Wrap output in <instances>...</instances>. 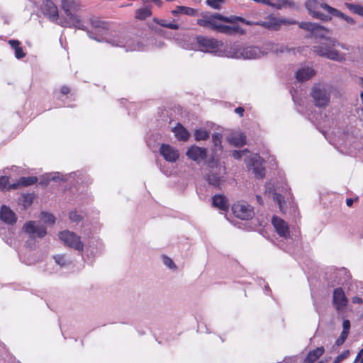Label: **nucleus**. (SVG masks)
Wrapping results in <instances>:
<instances>
[{
	"label": "nucleus",
	"mask_w": 363,
	"mask_h": 363,
	"mask_svg": "<svg viewBox=\"0 0 363 363\" xmlns=\"http://www.w3.org/2000/svg\"><path fill=\"white\" fill-rule=\"evenodd\" d=\"M238 22L246 25H252L249 21L242 17L234 15L225 16L219 13H201V18L196 21V24L202 28L230 35L238 33H243V30L238 26H228L224 23L236 24Z\"/></svg>",
	"instance_id": "1"
},
{
	"label": "nucleus",
	"mask_w": 363,
	"mask_h": 363,
	"mask_svg": "<svg viewBox=\"0 0 363 363\" xmlns=\"http://www.w3.org/2000/svg\"><path fill=\"white\" fill-rule=\"evenodd\" d=\"M337 46L344 48L342 44L337 43L333 38H325V41L320 42L318 45L313 47L315 54L318 56L326 57L331 60L342 62L345 60V55L340 52L337 49Z\"/></svg>",
	"instance_id": "2"
},
{
	"label": "nucleus",
	"mask_w": 363,
	"mask_h": 363,
	"mask_svg": "<svg viewBox=\"0 0 363 363\" xmlns=\"http://www.w3.org/2000/svg\"><path fill=\"white\" fill-rule=\"evenodd\" d=\"M304 6L314 18L323 21L331 20L330 11L327 8L331 6L324 3L323 0H305Z\"/></svg>",
	"instance_id": "3"
},
{
	"label": "nucleus",
	"mask_w": 363,
	"mask_h": 363,
	"mask_svg": "<svg viewBox=\"0 0 363 363\" xmlns=\"http://www.w3.org/2000/svg\"><path fill=\"white\" fill-rule=\"evenodd\" d=\"M311 96L314 101L315 106L317 107L325 108L330 103V94L320 84L315 85L312 88Z\"/></svg>",
	"instance_id": "4"
},
{
	"label": "nucleus",
	"mask_w": 363,
	"mask_h": 363,
	"mask_svg": "<svg viewBox=\"0 0 363 363\" xmlns=\"http://www.w3.org/2000/svg\"><path fill=\"white\" fill-rule=\"evenodd\" d=\"M58 235L66 246L80 252L83 251L84 244L81 241V238L76 233L69 230H64L60 232Z\"/></svg>",
	"instance_id": "5"
},
{
	"label": "nucleus",
	"mask_w": 363,
	"mask_h": 363,
	"mask_svg": "<svg viewBox=\"0 0 363 363\" xmlns=\"http://www.w3.org/2000/svg\"><path fill=\"white\" fill-rule=\"evenodd\" d=\"M232 212L233 215L242 220H249L254 216V208L245 201H238L233 204Z\"/></svg>",
	"instance_id": "6"
},
{
	"label": "nucleus",
	"mask_w": 363,
	"mask_h": 363,
	"mask_svg": "<svg viewBox=\"0 0 363 363\" xmlns=\"http://www.w3.org/2000/svg\"><path fill=\"white\" fill-rule=\"evenodd\" d=\"M199 48L202 52H215L220 46V42L213 38L199 35L196 37Z\"/></svg>",
	"instance_id": "7"
},
{
	"label": "nucleus",
	"mask_w": 363,
	"mask_h": 363,
	"mask_svg": "<svg viewBox=\"0 0 363 363\" xmlns=\"http://www.w3.org/2000/svg\"><path fill=\"white\" fill-rule=\"evenodd\" d=\"M349 300L347 298L345 293L342 287H337L334 289L333 292L332 303L335 310L337 312L345 311L347 306Z\"/></svg>",
	"instance_id": "8"
},
{
	"label": "nucleus",
	"mask_w": 363,
	"mask_h": 363,
	"mask_svg": "<svg viewBox=\"0 0 363 363\" xmlns=\"http://www.w3.org/2000/svg\"><path fill=\"white\" fill-rule=\"evenodd\" d=\"M160 153L169 162H175L179 158V150L169 144H162L160 147Z\"/></svg>",
	"instance_id": "9"
},
{
	"label": "nucleus",
	"mask_w": 363,
	"mask_h": 363,
	"mask_svg": "<svg viewBox=\"0 0 363 363\" xmlns=\"http://www.w3.org/2000/svg\"><path fill=\"white\" fill-rule=\"evenodd\" d=\"M186 155L191 160L200 163L207 158V150L196 145H191L186 152Z\"/></svg>",
	"instance_id": "10"
},
{
	"label": "nucleus",
	"mask_w": 363,
	"mask_h": 363,
	"mask_svg": "<svg viewBox=\"0 0 363 363\" xmlns=\"http://www.w3.org/2000/svg\"><path fill=\"white\" fill-rule=\"evenodd\" d=\"M272 223L275 228L277 234L284 238H288L290 235L289 227L286 222L281 218L274 216L272 219Z\"/></svg>",
	"instance_id": "11"
},
{
	"label": "nucleus",
	"mask_w": 363,
	"mask_h": 363,
	"mask_svg": "<svg viewBox=\"0 0 363 363\" xmlns=\"http://www.w3.org/2000/svg\"><path fill=\"white\" fill-rule=\"evenodd\" d=\"M41 9L44 15L48 16L50 21H56L58 20V9L57 6L52 1H44Z\"/></svg>",
	"instance_id": "12"
},
{
	"label": "nucleus",
	"mask_w": 363,
	"mask_h": 363,
	"mask_svg": "<svg viewBox=\"0 0 363 363\" xmlns=\"http://www.w3.org/2000/svg\"><path fill=\"white\" fill-rule=\"evenodd\" d=\"M23 229L26 233L30 234V235L36 233L39 238H43L47 233V230L45 226L39 225L36 227L35 225V222L33 221L26 223L23 225Z\"/></svg>",
	"instance_id": "13"
},
{
	"label": "nucleus",
	"mask_w": 363,
	"mask_h": 363,
	"mask_svg": "<svg viewBox=\"0 0 363 363\" xmlns=\"http://www.w3.org/2000/svg\"><path fill=\"white\" fill-rule=\"evenodd\" d=\"M212 205L220 211L227 212L229 209V203L223 194H216L212 197Z\"/></svg>",
	"instance_id": "14"
},
{
	"label": "nucleus",
	"mask_w": 363,
	"mask_h": 363,
	"mask_svg": "<svg viewBox=\"0 0 363 363\" xmlns=\"http://www.w3.org/2000/svg\"><path fill=\"white\" fill-rule=\"evenodd\" d=\"M38 177L35 176L22 177L16 183L11 184L9 189H17L20 187H26L33 185L38 182Z\"/></svg>",
	"instance_id": "15"
},
{
	"label": "nucleus",
	"mask_w": 363,
	"mask_h": 363,
	"mask_svg": "<svg viewBox=\"0 0 363 363\" xmlns=\"http://www.w3.org/2000/svg\"><path fill=\"white\" fill-rule=\"evenodd\" d=\"M0 219L8 224H13L16 222L15 213L10 208L4 205L0 209Z\"/></svg>",
	"instance_id": "16"
},
{
	"label": "nucleus",
	"mask_w": 363,
	"mask_h": 363,
	"mask_svg": "<svg viewBox=\"0 0 363 363\" xmlns=\"http://www.w3.org/2000/svg\"><path fill=\"white\" fill-rule=\"evenodd\" d=\"M176 138L179 141H187L190 137V133L180 123H177L172 129Z\"/></svg>",
	"instance_id": "17"
},
{
	"label": "nucleus",
	"mask_w": 363,
	"mask_h": 363,
	"mask_svg": "<svg viewBox=\"0 0 363 363\" xmlns=\"http://www.w3.org/2000/svg\"><path fill=\"white\" fill-rule=\"evenodd\" d=\"M328 33V30L325 27L317 24L314 30L311 33V37H313L316 42L320 43V42L325 41V38H330V37L326 36Z\"/></svg>",
	"instance_id": "18"
},
{
	"label": "nucleus",
	"mask_w": 363,
	"mask_h": 363,
	"mask_svg": "<svg viewBox=\"0 0 363 363\" xmlns=\"http://www.w3.org/2000/svg\"><path fill=\"white\" fill-rule=\"evenodd\" d=\"M325 352L323 347H318L310 351L307 356L305 357L304 363H313L318 359Z\"/></svg>",
	"instance_id": "19"
},
{
	"label": "nucleus",
	"mask_w": 363,
	"mask_h": 363,
	"mask_svg": "<svg viewBox=\"0 0 363 363\" xmlns=\"http://www.w3.org/2000/svg\"><path fill=\"white\" fill-rule=\"evenodd\" d=\"M315 74V70L311 67L302 68L297 71L296 77L299 82H304L310 79Z\"/></svg>",
	"instance_id": "20"
},
{
	"label": "nucleus",
	"mask_w": 363,
	"mask_h": 363,
	"mask_svg": "<svg viewBox=\"0 0 363 363\" xmlns=\"http://www.w3.org/2000/svg\"><path fill=\"white\" fill-rule=\"evenodd\" d=\"M327 8L330 11V16L331 17L333 16L342 18L344 21H345L350 25H354L355 24L356 21H354V19L352 18V17L346 15L343 12H342V11H339L337 9H335L333 7H327Z\"/></svg>",
	"instance_id": "21"
},
{
	"label": "nucleus",
	"mask_w": 363,
	"mask_h": 363,
	"mask_svg": "<svg viewBox=\"0 0 363 363\" xmlns=\"http://www.w3.org/2000/svg\"><path fill=\"white\" fill-rule=\"evenodd\" d=\"M223 135L220 133H214L212 135V141L213 143V152L216 154L218 152H223L222 146Z\"/></svg>",
	"instance_id": "22"
},
{
	"label": "nucleus",
	"mask_w": 363,
	"mask_h": 363,
	"mask_svg": "<svg viewBox=\"0 0 363 363\" xmlns=\"http://www.w3.org/2000/svg\"><path fill=\"white\" fill-rule=\"evenodd\" d=\"M173 14L183 13L187 16H194L197 14V10L184 6H177L176 10L172 11Z\"/></svg>",
	"instance_id": "23"
},
{
	"label": "nucleus",
	"mask_w": 363,
	"mask_h": 363,
	"mask_svg": "<svg viewBox=\"0 0 363 363\" xmlns=\"http://www.w3.org/2000/svg\"><path fill=\"white\" fill-rule=\"evenodd\" d=\"M9 44L11 48L15 50V56L18 59H21L25 57L23 48L20 46V42L17 40H9Z\"/></svg>",
	"instance_id": "24"
},
{
	"label": "nucleus",
	"mask_w": 363,
	"mask_h": 363,
	"mask_svg": "<svg viewBox=\"0 0 363 363\" xmlns=\"http://www.w3.org/2000/svg\"><path fill=\"white\" fill-rule=\"evenodd\" d=\"M90 23L91 25L95 28H98L99 30H108L109 28V24L108 22L104 21L101 20L99 18L93 17L90 19Z\"/></svg>",
	"instance_id": "25"
},
{
	"label": "nucleus",
	"mask_w": 363,
	"mask_h": 363,
	"mask_svg": "<svg viewBox=\"0 0 363 363\" xmlns=\"http://www.w3.org/2000/svg\"><path fill=\"white\" fill-rule=\"evenodd\" d=\"M206 180L209 184L215 187H220L221 183L224 181L222 177L214 173L208 174Z\"/></svg>",
	"instance_id": "26"
},
{
	"label": "nucleus",
	"mask_w": 363,
	"mask_h": 363,
	"mask_svg": "<svg viewBox=\"0 0 363 363\" xmlns=\"http://www.w3.org/2000/svg\"><path fill=\"white\" fill-rule=\"evenodd\" d=\"M253 165V172L255 174V177L258 179H262L265 175V168L263 167L262 164L259 163L258 160H256L252 164Z\"/></svg>",
	"instance_id": "27"
},
{
	"label": "nucleus",
	"mask_w": 363,
	"mask_h": 363,
	"mask_svg": "<svg viewBox=\"0 0 363 363\" xmlns=\"http://www.w3.org/2000/svg\"><path fill=\"white\" fill-rule=\"evenodd\" d=\"M67 16L69 17V20L72 21L73 26L74 28H77L78 29H81L83 30H84L86 29L79 16L74 14L72 12L70 13L69 15H67Z\"/></svg>",
	"instance_id": "28"
},
{
	"label": "nucleus",
	"mask_w": 363,
	"mask_h": 363,
	"mask_svg": "<svg viewBox=\"0 0 363 363\" xmlns=\"http://www.w3.org/2000/svg\"><path fill=\"white\" fill-rule=\"evenodd\" d=\"M152 15L151 9L148 7L139 9L135 12V18L139 20H145Z\"/></svg>",
	"instance_id": "29"
},
{
	"label": "nucleus",
	"mask_w": 363,
	"mask_h": 363,
	"mask_svg": "<svg viewBox=\"0 0 363 363\" xmlns=\"http://www.w3.org/2000/svg\"><path fill=\"white\" fill-rule=\"evenodd\" d=\"M62 8L66 15H69L71 11L75 9L74 0H62Z\"/></svg>",
	"instance_id": "30"
},
{
	"label": "nucleus",
	"mask_w": 363,
	"mask_h": 363,
	"mask_svg": "<svg viewBox=\"0 0 363 363\" xmlns=\"http://www.w3.org/2000/svg\"><path fill=\"white\" fill-rule=\"evenodd\" d=\"M345 6L352 13L363 16V6L351 3H345Z\"/></svg>",
	"instance_id": "31"
},
{
	"label": "nucleus",
	"mask_w": 363,
	"mask_h": 363,
	"mask_svg": "<svg viewBox=\"0 0 363 363\" xmlns=\"http://www.w3.org/2000/svg\"><path fill=\"white\" fill-rule=\"evenodd\" d=\"M154 22L156 23L157 25H159L162 27H164V28H169V29H172V30H178L179 28V26L178 24L174 23H167V21L163 19L155 18Z\"/></svg>",
	"instance_id": "32"
},
{
	"label": "nucleus",
	"mask_w": 363,
	"mask_h": 363,
	"mask_svg": "<svg viewBox=\"0 0 363 363\" xmlns=\"http://www.w3.org/2000/svg\"><path fill=\"white\" fill-rule=\"evenodd\" d=\"M113 45L119 47H126L128 45V40L125 36L120 35L111 40Z\"/></svg>",
	"instance_id": "33"
},
{
	"label": "nucleus",
	"mask_w": 363,
	"mask_h": 363,
	"mask_svg": "<svg viewBox=\"0 0 363 363\" xmlns=\"http://www.w3.org/2000/svg\"><path fill=\"white\" fill-rule=\"evenodd\" d=\"M194 137L196 141L206 140L209 138V133L204 129H197L194 131Z\"/></svg>",
	"instance_id": "34"
},
{
	"label": "nucleus",
	"mask_w": 363,
	"mask_h": 363,
	"mask_svg": "<svg viewBox=\"0 0 363 363\" xmlns=\"http://www.w3.org/2000/svg\"><path fill=\"white\" fill-rule=\"evenodd\" d=\"M231 143L235 147H242L246 144V136L242 133L234 136L231 140Z\"/></svg>",
	"instance_id": "35"
},
{
	"label": "nucleus",
	"mask_w": 363,
	"mask_h": 363,
	"mask_svg": "<svg viewBox=\"0 0 363 363\" xmlns=\"http://www.w3.org/2000/svg\"><path fill=\"white\" fill-rule=\"evenodd\" d=\"M225 3V0H206V4L211 8L220 10L222 5Z\"/></svg>",
	"instance_id": "36"
},
{
	"label": "nucleus",
	"mask_w": 363,
	"mask_h": 363,
	"mask_svg": "<svg viewBox=\"0 0 363 363\" xmlns=\"http://www.w3.org/2000/svg\"><path fill=\"white\" fill-rule=\"evenodd\" d=\"M41 219L45 223L54 224L55 222V216L52 214L46 212L41 213Z\"/></svg>",
	"instance_id": "37"
},
{
	"label": "nucleus",
	"mask_w": 363,
	"mask_h": 363,
	"mask_svg": "<svg viewBox=\"0 0 363 363\" xmlns=\"http://www.w3.org/2000/svg\"><path fill=\"white\" fill-rule=\"evenodd\" d=\"M317 23L311 22H301L299 23V27L303 30L310 31L311 33L314 30Z\"/></svg>",
	"instance_id": "38"
},
{
	"label": "nucleus",
	"mask_w": 363,
	"mask_h": 363,
	"mask_svg": "<svg viewBox=\"0 0 363 363\" xmlns=\"http://www.w3.org/2000/svg\"><path fill=\"white\" fill-rule=\"evenodd\" d=\"M9 178L6 176L0 177V190L4 191L5 189L9 190Z\"/></svg>",
	"instance_id": "39"
},
{
	"label": "nucleus",
	"mask_w": 363,
	"mask_h": 363,
	"mask_svg": "<svg viewBox=\"0 0 363 363\" xmlns=\"http://www.w3.org/2000/svg\"><path fill=\"white\" fill-rule=\"evenodd\" d=\"M162 260H163V263L164 264V265H166L169 269H177L176 264H174V262L170 257H167V255H163Z\"/></svg>",
	"instance_id": "40"
},
{
	"label": "nucleus",
	"mask_w": 363,
	"mask_h": 363,
	"mask_svg": "<svg viewBox=\"0 0 363 363\" xmlns=\"http://www.w3.org/2000/svg\"><path fill=\"white\" fill-rule=\"evenodd\" d=\"M69 219L74 223H79L82 220V216L77 211H72L69 215Z\"/></svg>",
	"instance_id": "41"
},
{
	"label": "nucleus",
	"mask_w": 363,
	"mask_h": 363,
	"mask_svg": "<svg viewBox=\"0 0 363 363\" xmlns=\"http://www.w3.org/2000/svg\"><path fill=\"white\" fill-rule=\"evenodd\" d=\"M350 355V351L347 350H345L343 352H342L341 354H340L339 355H337L333 363H340L341 362L343 359H347Z\"/></svg>",
	"instance_id": "42"
},
{
	"label": "nucleus",
	"mask_w": 363,
	"mask_h": 363,
	"mask_svg": "<svg viewBox=\"0 0 363 363\" xmlns=\"http://www.w3.org/2000/svg\"><path fill=\"white\" fill-rule=\"evenodd\" d=\"M349 333L347 332H343L342 331L340 335L339 336V337L337 339L336 342H335V344L337 345V346H340L342 345L345 341L346 340L347 336H348Z\"/></svg>",
	"instance_id": "43"
},
{
	"label": "nucleus",
	"mask_w": 363,
	"mask_h": 363,
	"mask_svg": "<svg viewBox=\"0 0 363 363\" xmlns=\"http://www.w3.org/2000/svg\"><path fill=\"white\" fill-rule=\"evenodd\" d=\"M52 180H55V177L50 175H45L39 182V184L46 186Z\"/></svg>",
	"instance_id": "44"
},
{
	"label": "nucleus",
	"mask_w": 363,
	"mask_h": 363,
	"mask_svg": "<svg viewBox=\"0 0 363 363\" xmlns=\"http://www.w3.org/2000/svg\"><path fill=\"white\" fill-rule=\"evenodd\" d=\"M273 198L277 202L280 208H281L282 204L284 203V196L280 194L275 193V194H274Z\"/></svg>",
	"instance_id": "45"
},
{
	"label": "nucleus",
	"mask_w": 363,
	"mask_h": 363,
	"mask_svg": "<svg viewBox=\"0 0 363 363\" xmlns=\"http://www.w3.org/2000/svg\"><path fill=\"white\" fill-rule=\"evenodd\" d=\"M246 152H248L247 149H245L242 151L234 150L232 153V155L235 159L240 160L242 155Z\"/></svg>",
	"instance_id": "46"
},
{
	"label": "nucleus",
	"mask_w": 363,
	"mask_h": 363,
	"mask_svg": "<svg viewBox=\"0 0 363 363\" xmlns=\"http://www.w3.org/2000/svg\"><path fill=\"white\" fill-rule=\"evenodd\" d=\"M245 54H250L249 57H255L257 54V48H247L245 50Z\"/></svg>",
	"instance_id": "47"
},
{
	"label": "nucleus",
	"mask_w": 363,
	"mask_h": 363,
	"mask_svg": "<svg viewBox=\"0 0 363 363\" xmlns=\"http://www.w3.org/2000/svg\"><path fill=\"white\" fill-rule=\"evenodd\" d=\"M54 258L55 259V262L61 266H63L66 264V261H65L64 255H59L55 256Z\"/></svg>",
	"instance_id": "48"
},
{
	"label": "nucleus",
	"mask_w": 363,
	"mask_h": 363,
	"mask_svg": "<svg viewBox=\"0 0 363 363\" xmlns=\"http://www.w3.org/2000/svg\"><path fill=\"white\" fill-rule=\"evenodd\" d=\"M71 89L66 85H63L60 89V94L62 95H67L70 93Z\"/></svg>",
	"instance_id": "49"
},
{
	"label": "nucleus",
	"mask_w": 363,
	"mask_h": 363,
	"mask_svg": "<svg viewBox=\"0 0 363 363\" xmlns=\"http://www.w3.org/2000/svg\"><path fill=\"white\" fill-rule=\"evenodd\" d=\"M342 327H343L342 331L343 332H347L349 333H350V320H344L343 323H342Z\"/></svg>",
	"instance_id": "50"
},
{
	"label": "nucleus",
	"mask_w": 363,
	"mask_h": 363,
	"mask_svg": "<svg viewBox=\"0 0 363 363\" xmlns=\"http://www.w3.org/2000/svg\"><path fill=\"white\" fill-rule=\"evenodd\" d=\"M352 302L355 304H362L363 303V299L361 297L355 296L352 298Z\"/></svg>",
	"instance_id": "51"
},
{
	"label": "nucleus",
	"mask_w": 363,
	"mask_h": 363,
	"mask_svg": "<svg viewBox=\"0 0 363 363\" xmlns=\"http://www.w3.org/2000/svg\"><path fill=\"white\" fill-rule=\"evenodd\" d=\"M235 112L238 114L240 117H242L243 115H244V112H245V109L244 108L241 107V106H239V107H237L235 109Z\"/></svg>",
	"instance_id": "52"
},
{
	"label": "nucleus",
	"mask_w": 363,
	"mask_h": 363,
	"mask_svg": "<svg viewBox=\"0 0 363 363\" xmlns=\"http://www.w3.org/2000/svg\"><path fill=\"white\" fill-rule=\"evenodd\" d=\"M143 1L145 3H147V2H153L155 3V4H157L158 6H161L162 2L161 0H143Z\"/></svg>",
	"instance_id": "53"
},
{
	"label": "nucleus",
	"mask_w": 363,
	"mask_h": 363,
	"mask_svg": "<svg viewBox=\"0 0 363 363\" xmlns=\"http://www.w3.org/2000/svg\"><path fill=\"white\" fill-rule=\"evenodd\" d=\"M354 201H357V198H356L355 199H347L346 203H347V206L351 207Z\"/></svg>",
	"instance_id": "54"
},
{
	"label": "nucleus",
	"mask_w": 363,
	"mask_h": 363,
	"mask_svg": "<svg viewBox=\"0 0 363 363\" xmlns=\"http://www.w3.org/2000/svg\"><path fill=\"white\" fill-rule=\"evenodd\" d=\"M363 355V348L360 350V351L359 352V353L357 354L355 359L354 362H355V363H357V362L358 361L359 358Z\"/></svg>",
	"instance_id": "55"
},
{
	"label": "nucleus",
	"mask_w": 363,
	"mask_h": 363,
	"mask_svg": "<svg viewBox=\"0 0 363 363\" xmlns=\"http://www.w3.org/2000/svg\"><path fill=\"white\" fill-rule=\"evenodd\" d=\"M360 86H362V88L363 89V78H360Z\"/></svg>",
	"instance_id": "56"
},
{
	"label": "nucleus",
	"mask_w": 363,
	"mask_h": 363,
	"mask_svg": "<svg viewBox=\"0 0 363 363\" xmlns=\"http://www.w3.org/2000/svg\"><path fill=\"white\" fill-rule=\"evenodd\" d=\"M358 361H359V362H360V363H363V356H362V357L361 356V357L359 358Z\"/></svg>",
	"instance_id": "57"
},
{
	"label": "nucleus",
	"mask_w": 363,
	"mask_h": 363,
	"mask_svg": "<svg viewBox=\"0 0 363 363\" xmlns=\"http://www.w3.org/2000/svg\"><path fill=\"white\" fill-rule=\"evenodd\" d=\"M257 199L258 201H260L261 200V196H257Z\"/></svg>",
	"instance_id": "58"
},
{
	"label": "nucleus",
	"mask_w": 363,
	"mask_h": 363,
	"mask_svg": "<svg viewBox=\"0 0 363 363\" xmlns=\"http://www.w3.org/2000/svg\"><path fill=\"white\" fill-rule=\"evenodd\" d=\"M28 196H24V198H25V200L24 201H26V199H27Z\"/></svg>",
	"instance_id": "59"
}]
</instances>
